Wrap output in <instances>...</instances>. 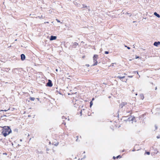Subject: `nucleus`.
<instances>
[{"label": "nucleus", "instance_id": "f257e3e1", "mask_svg": "<svg viewBox=\"0 0 160 160\" xmlns=\"http://www.w3.org/2000/svg\"><path fill=\"white\" fill-rule=\"evenodd\" d=\"M11 132L12 131L9 127L5 126L3 128L2 134L4 137H6L11 133Z\"/></svg>", "mask_w": 160, "mask_h": 160}, {"label": "nucleus", "instance_id": "f03ea898", "mask_svg": "<svg viewBox=\"0 0 160 160\" xmlns=\"http://www.w3.org/2000/svg\"><path fill=\"white\" fill-rule=\"evenodd\" d=\"M98 55L97 54H94L93 57V64H92L91 67L97 65L98 63L97 59L98 58Z\"/></svg>", "mask_w": 160, "mask_h": 160}, {"label": "nucleus", "instance_id": "7ed1b4c3", "mask_svg": "<svg viewBox=\"0 0 160 160\" xmlns=\"http://www.w3.org/2000/svg\"><path fill=\"white\" fill-rule=\"evenodd\" d=\"M78 45V43L77 42H72V44L70 45V47H69V49H70L71 47L72 48H76L77 46Z\"/></svg>", "mask_w": 160, "mask_h": 160}, {"label": "nucleus", "instance_id": "20e7f679", "mask_svg": "<svg viewBox=\"0 0 160 160\" xmlns=\"http://www.w3.org/2000/svg\"><path fill=\"white\" fill-rule=\"evenodd\" d=\"M48 37L49 38V39L51 41L55 40L57 38V36L53 35H51L50 37Z\"/></svg>", "mask_w": 160, "mask_h": 160}, {"label": "nucleus", "instance_id": "39448f33", "mask_svg": "<svg viewBox=\"0 0 160 160\" xmlns=\"http://www.w3.org/2000/svg\"><path fill=\"white\" fill-rule=\"evenodd\" d=\"M21 59L22 61H23L25 59L26 56L24 54H22L20 55Z\"/></svg>", "mask_w": 160, "mask_h": 160}, {"label": "nucleus", "instance_id": "423d86ee", "mask_svg": "<svg viewBox=\"0 0 160 160\" xmlns=\"http://www.w3.org/2000/svg\"><path fill=\"white\" fill-rule=\"evenodd\" d=\"M47 86L50 87L52 86V84L51 80H48V82L47 83Z\"/></svg>", "mask_w": 160, "mask_h": 160}, {"label": "nucleus", "instance_id": "0eeeda50", "mask_svg": "<svg viewBox=\"0 0 160 160\" xmlns=\"http://www.w3.org/2000/svg\"><path fill=\"white\" fill-rule=\"evenodd\" d=\"M153 45L156 47H158V46L160 45V41H156L155 42L153 43Z\"/></svg>", "mask_w": 160, "mask_h": 160}, {"label": "nucleus", "instance_id": "6e6552de", "mask_svg": "<svg viewBox=\"0 0 160 160\" xmlns=\"http://www.w3.org/2000/svg\"><path fill=\"white\" fill-rule=\"evenodd\" d=\"M153 14L155 16H156V17H157L158 18H160V15L158 13L156 12H154Z\"/></svg>", "mask_w": 160, "mask_h": 160}, {"label": "nucleus", "instance_id": "1a4fd4ad", "mask_svg": "<svg viewBox=\"0 0 160 160\" xmlns=\"http://www.w3.org/2000/svg\"><path fill=\"white\" fill-rule=\"evenodd\" d=\"M127 103L126 102H122L121 104H120V106L121 108H122L123 107L127 104Z\"/></svg>", "mask_w": 160, "mask_h": 160}, {"label": "nucleus", "instance_id": "9d476101", "mask_svg": "<svg viewBox=\"0 0 160 160\" xmlns=\"http://www.w3.org/2000/svg\"><path fill=\"white\" fill-rule=\"evenodd\" d=\"M82 5L83 6V7L82 8H89V7H90L89 6H88L84 4H82Z\"/></svg>", "mask_w": 160, "mask_h": 160}, {"label": "nucleus", "instance_id": "9b49d317", "mask_svg": "<svg viewBox=\"0 0 160 160\" xmlns=\"http://www.w3.org/2000/svg\"><path fill=\"white\" fill-rule=\"evenodd\" d=\"M140 98L142 100H143L144 98L143 94H140Z\"/></svg>", "mask_w": 160, "mask_h": 160}, {"label": "nucleus", "instance_id": "f8f14e48", "mask_svg": "<svg viewBox=\"0 0 160 160\" xmlns=\"http://www.w3.org/2000/svg\"><path fill=\"white\" fill-rule=\"evenodd\" d=\"M56 20L58 22H60L61 23H63V22H61L58 19H56Z\"/></svg>", "mask_w": 160, "mask_h": 160}, {"label": "nucleus", "instance_id": "ddd939ff", "mask_svg": "<svg viewBox=\"0 0 160 160\" xmlns=\"http://www.w3.org/2000/svg\"><path fill=\"white\" fill-rule=\"evenodd\" d=\"M141 57H139V56H138L137 55L135 56V58L136 59H138V58L141 59Z\"/></svg>", "mask_w": 160, "mask_h": 160}, {"label": "nucleus", "instance_id": "4468645a", "mask_svg": "<svg viewBox=\"0 0 160 160\" xmlns=\"http://www.w3.org/2000/svg\"><path fill=\"white\" fill-rule=\"evenodd\" d=\"M35 98H32L30 97V99L32 101H34L35 100Z\"/></svg>", "mask_w": 160, "mask_h": 160}, {"label": "nucleus", "instance_id": "2eb2a0df", "mask_svg": "<svg viewBox=\"0 0 160 160\" xmlns=\"http://www.w3.org/2000/svg\"><path fill=\"white\" fill-rule=\"evenodd\" d=\"M131 120L132 121L135 122V117H133V118H132L131 119Z\"/></svg>", "mask_w": 160, "mask_h": 160}, {"label": "nucleus", "instance_id": "dca6fc26", "mask_svg": "<svg viewBox=\"0 0 160 160\" xmlns=\"http://www.w3.org/2000/svg\"><path fill=\"white\" fill-rule=\"evenodd\" d=\"M124 46H125V47L127 48H128V49H131V48H130V47H128V46H127V45H124Z\"/></svg>", "mask_w": 160, "mask_h": 160}, {"label": "nucleus", "instance_id": "f3484780", "mask_svg": "<svg viewBox=\"0 0 160 160\" xmlns=\"http://www.w3.org/2000/svg\"><path fill=\"white\" fill-rule=\"evenodd\" d=\"M109 53L108 51H105L104 52V53L105 54H108Z\"/></svg>", "mask_w": 160, "mask_h": 160}, {"label": "nucleus", "instance_id": "a211bd4d", "mask_svg": "<svg viewBox=\"0 0 160 160\" xmlns=\"http://www.w3.org/2000/svg\"><path fill=\"white\" fill-rule=\"evenodd\" d=\"M114 65H116V63H112L111 64L112 66H114Z\"/></svg>", "mask_w": 160, "mask_h": 160}, {"label": "nucleus", "instance_id": "6ab92c4d", "mask_svg": "<svg viewBox=\"0 0 160 160\" xmlns=\"http://www.w3.org/2000/svg\"><path fill=\"white\" fill-rule=\"evenodd\" d=\"M62 119H63V120H64V119H66L67 118H66L64 116H63L62 117Z\"/></svg>", "mask_w": 160, "mask_h": 160}, {"label": "nucleus", "instance_id": "aec40b11", "mask_svg": "<svg viewBox=\"0 0 160 160\" xmlns=\"http://www.w3.org/2000/svg\"><path fill=\"white\" fill-rule=\"evenodd\" d=\"M38 18L40 19L42 18L43 16L42 15H41V16H38Z\"/></svg>", "mask_w": 160, "mask_h": 160}, {"label": "nucleus", "instance_id": "412c9836", "mask_svg": "<svg viewBox=\"0 0 160 160\" xmlns=\"http://www.w3.org/2000/svg\"><path fill=\"white\" fill-rule=\"evenodd\" d=\"M146 153H147V154L148 155H149V154H150V152H146Z\"/></svg>", "mask_w": 160, "mask_h": 160}, {"label": "nucleus", "instance_id": "4be33fe9", "mask_svg": "<svg viewBox=\"0 0 160 160\" xmlns=\"http://www.w3.org/2000/svg\"><path fill=\"white\" fill-rule=\"evenodd\" d=\"M85 66L87 67H89L90 66V65L89 64H86Z\"/></svg>", "mask_w": 160, "mask_h": 160}, {"label": "nucleus", "instance_id": "5701e85b", "mask_svg": "<svg viewBox=\"0 0 160 160\" xmlns=\"http://www.w3.org/2000/svg\"><path fill=\"white\" fill-rule=\"evenodd\" d=\"M85 55H84V56H82V59H84V58H85Z\"/></svg>", "mask_w": 160, "mask_h": 160}, {"label": "nucleus", "instance_id": "b1692460", "mask_svg": "<svg viewBox=\"0 0 160 160\" xmlns=\"http://www.w3.org/2000/svg\"><path fill=\"white\" fill-rule=\"evenodd\" d=\"M118 77L119 78H124V77Z\"/></svg>", "mask_w": 160, "mask_h": 160}, {"label": "nucleus", "instance_id": "393cba45", "mask_svg": "<svg viewBox=\"0 0 160 160\" xmlns=\"http://www.w3.org/2000/svg\"><path fill=\"white\" fill-rule=\"evenodd\" d=\"M88 12H89L90 11V8H88Z\"/></svg>", "mask_w": 160, "mask_h": 160}, {"label": "nucleus", "instance_id": "a878e982", "mask_svg": "<svg viewBox=\"0 0 160 160\" xmlns=\"http://www.w3.org/2000/svg\"><path fill=\"white\" fill-rule=\"evenodd\" d=\"M119 157H121L120 156V155H118V156H117L116 157V158H118Z\"/></svg>", "mask_w": 160, "mask_h": 160}, {"label": "nucleus", "instance_id": "bb28decb", "mask_svg": "<svg viewBox=\"0 0 160 160\" xmlns=\"http://www.w3.org/2000/svg\"><path fill=\"white\" fill-rule=\"evenodd\" d=\"M157 138H160V136H157Z\"/></svg>", "mask_w": 160, "mask_h": 160}, {"label": "nucleus", "instance_id": "cd10ccee", "mask_svg": "<svg viewBox=\"0 0 160 160\" xmlns=\"http://www.w3.org/2000/svg\"><path fill=\"white\" fill-rule=\"evenodd\" d=\"M58 143H56L55 144V145L57 146L58 145Z\"/></svg>", "mask_w": 160, "mask_h": 160}, {"label": "nucleus", "instance_id": "c85d7f7f", "mask_svg": "<svg viewBox=\"0 0 160 160\" xmlns=\"http://www.w3.org/2000/svg\"><path fill=\"white\" fill-rule=\"evenodd\" d=\"M92 102H90V106H92Z\"/></svg>", "mask_w": 160, "mask_h": 160}, {"label": "nucleus", "instance_id": "c756f323", "mask_svg": "<svg viewBox=\"0 0 160 160\" xmlns=\"http://www.w3.org/2000/svg\"><path fill=\"white\" fill-rule=\"evenodd\" d=\"M49 22H44V23H49Z\"/></svg>", "mask_w": 160, "mask_h": 160}, {"label": "nucleus", "instance_id": "7c9ffc66", "mask_svg": "<svg viewBox=\"0 0 160 160\" xmlns=\"http://www.w3.org/2000/svg\"><path fill=\"white\" fill-rule=\"evenodd\" d=\"M155 129H157L158 128L157 127L156 125H155Z\"/></svg>", "mask_w": 160, "mask_h": 160}, {"label": "nucleus", "instance_id": "2f4dec72", "mask_svg": "<svg viewBox=\"0 0 160 160\" xmlns=\"http://www.w3.org/2000/svg\"><path fill=\"white\" fill-rule=\"evenodd\" d=\"M80 113L81 114V115H82V111H81L80 112Z\"/></svg>", "mask_w": 160, "mask_h": 160}, {"label": "nucleus", "instance_id": "473e14b6", "mask_svg": "<svg viewBox=\"0 0 160 160\" xmlns=\"http://www.w3.org/2000/svg\"><path fill=\"white\" fill-rule=\"evenodd\" d=\"M125 14H130L128 13L127 12H126V13H125Z\"/></svg>", "mask_w": 160, "mask_h": 160}, {"label": "nucleus", "instance_id": "72a5a7b5", "mask_svg": "<svg viewBox=\"0 0 160 160\" xmlns=\"http://www.w3.org/2000/svg\"><path fill=\"white\" fill-rule=\"evenodd\" d=\"M146 19V17L144 18H143V19H142V20H143L144 19Z\"/></svg>", "mask_w": 160, "mask_h": 160}, {"label": "nucleus", "instance_id": "f704fd0d", "mask_svg": "<svg viewBox=\"0 0 160 160\" xmlns=\"http://www.w3.org/2000/svg\"><path fill=\"white\" fill-rule=\"evenodd\" d=\"M116 158L115 156H113V158L114 159H115Z\"/></svg>", "mask_w": 160, "mask_h": 160}, {"label": "nucleus", "instance_id": "c9c22d12", "mask_svg": "<svg viewBox=\"0 0 160 160\" xmlns=\"http://www.w3.org/2000/svg\"><path fill=\"white\" fill-rule=\"evenodd\" d=\"M62 124H64L65 125L66 124V123L65 122H63V123H62Z\"/></svg>", "mask_w": 160, "mask_h": 160}, {"label": "nucleus", "instance_id": "e433bc0d", "mask_svg": "<svg viewBox=\"0 0 160 160\" xmlns=\"http://www.w3.org/2000/svg\"><path fill=\"white\" fill-rule=\"evenodd\" d=\"M20 142H22V139H20Z\"/></svg>", "mask_w": 160, "mask_h": 160}, {"label": "nucleus", "instance_id": "4c0bfd02", "mask_svg": "<svg viewBox=\"0 0 160 160\" xmlns=\"http://www.w3.org/2000/svg\"><path fill=\"white\" fill-rule=\"evenodd\" d=\"M157 87H156L155 88V90H157Z\"/></svg>", "mask_w": 160, "mask_h": 160}, {"label": "nucleus", "instance_id": "58836bf2", "mask_svg": "<svg viewBox=\"0 0 160 160\" xmlns=\"http://www.w3.org/2000/svg\"><path fill=\"white\" fill-rule=\"evenodd\" d=\"M81 43H84V42L83 41H82L81 42Z\"/></svg>", "mask_w": 160, "mask_h": 160}, {"label": "nucleus", "instance_id": "ea45409f", "mask_svg": "<svg viewBox=\"0 0 160 160\" xmlns=\"http://www.w3.org/2000/svg\"><path fill=\"white\" fill-rule=\"evenodd\" d=\"M94 100V98H93L92 99V100Z\"/></svg>", "mask_w": 160, "mask_h": 160}, {"label": "nucleus", "instance_id": "a19ab883", "mask_svg": "<svg viewBox=\"0 0 160 160\" xmlns=\"http://www.w3.org/2000/svg\"><path fill=\"white\" fill-rule=\"evenodd\" d=\"M129 77L132 78V76H129Z\"/></svg>", "mask_w": 160, "mask_h": 160}, {"label": "nucleus", "instance_id": "79ce46f5", "mask_svg": "<svg viewBox=\"0 0 160 160\" xmlns=\"http://www.w3.org/2000/svg\"><path fill=\"white\" fill-rule=\"evenodd\" d=\"M148 70V69L146 68V70Z\"/></svg>", "mask_w": 160, "mask_h": 160}, {"label": "nucleus", "instance_id": "37998d69", "mask_svg": "<svg viewBox=\"0 0 160 160\" xmlns=\"http://www.w3.org/2000/svg\"><path fill=\"white\" fill-rule=\"evenodd\" d=\"M137 95H138V94H137V93H136V96H137Z\"/></svg>", "mask_w": 160, "mask_h": 160}, {"label": "nucleus", "instance_id": "c03bdc74", "mask_svg": "<svg viewBox=\"0 0 160 160\" xmlns=\"http://www.w3.org/2000/svg\"><path fill=\"white\" fill-rule=\"evenodd\" d=\"M135 151V150L133 149V150H132V151Z\"/></svg>", "mask_w": 160, "mask_h": 160}, {"label": "nucleus", "instance_id": "a18cd8bd", "mask_svg": "<svg viewBox=\"0 0 160 160\" xmlns=\"http://www.w3.org/2000/svg\"><path fill=\"white\" fill-rule=\"evenodd\" d=\"M136 22V21H133V22Z\"/></svg>", "mask_w": 160, "mask_h": 160}, {"label": "nucleus", "instance_id": "49530a36", "mask_svg": "<svg viewBox=\"0 0 160 160\" xmlns=\"http://www.w3.org/2000/svg\"><path fill=\"white\" fill-rule=\"evenodd\" d=\"M28 117H30V116L29 115L28 116Z\"/></svg>", "mask_w": 160, "mask_h": 160}, {"label": "nucleus", "instance_id": "de8ad7c7", "mask_svg": "<svg viewBox=\"0 0 160 160\" xmlns=\"http://www.w3.org/2000/svg\"><path fill=\"white\" fill-rule=\"evenodd\" d=\"M7 111V110H4V111Z\"/></svg>", "mask_w": 160, "mask_h": 160}, {"label": "nucleus", "instance_id": "09e8293b", "mask_svg": "<svg viewBox=\"0 0 160 160\" xmlns=\"http://www.w3.org/2000/svg\"><path fill=\"white\" fill-rule=\"evenodd\" d=\"M55 70H58V69H55Z\"/></svg>", "mask_w": 160, "mask_h": 160}, {"label": "nucleus", "instance_id": "8fccbe9b", "mask_svg": "<svg viewBox=\"0 0 160 160\" xmlns=\"http://www.w3.org/2000/svg\"><path fill=\"white\" fill-rule=\"evenodd\" d=\"M16 69V68H15V69H14V70H15V69Z\"/></svg>", "mask_w": 160, "mask_h": 160}, {"label": "nucleus", "instance_id": "3c124183", "mask_svg": "<svg viewBox=\"0 0 160 160\" xmlns=\"http://www.w3.org/2000/svg\"><path fill=\"white\" fill-rule=\"evenodd\" d=\"M134 91V90H133L132 91V92H133V91Z\"/></svg>", "mask_w": 160, "mask_h": 160}, {"label": "nucleus", "instance_id": "603ef678", "mask_svg": "<svg viewBox=\"0 0 160 160\" xmlns=\"http://www.w3.org/2000/svg\"><path fill=\"white\" fill-rule=\"evenodd\" d=\"M68 120H69V118L68 119Z\"/></svg>", "mask_w": 160, "mask_h": 160}]
</instances>
